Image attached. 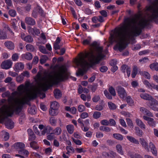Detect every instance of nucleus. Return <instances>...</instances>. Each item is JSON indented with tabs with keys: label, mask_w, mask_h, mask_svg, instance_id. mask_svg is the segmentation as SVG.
<instances>
[{
	"label": "nucleus",
	"mask_w": 158,
	"mask_h": 158,
	"mask_svg": "<svg viewBox=\"0 0 158 158\" xmlns=\"http://www.w3.org/2000/svg\"><path fill=\"white\" fill-rule=\"evenodd\" d=\"M53 130L52 128L49 126H45V127L41 131V134L44 135L46 133H49Z\"/></svg>",
	"instance_id": "17"
},
{
	"label": "nucleus",
	"mask_w": 158,
	"mask_h": 158,
	"mask_svg": "<svg viewBox=\"0 0 158 158\" xmlns=\"http://www.w3.org/2000/svg\"><path fill=\"white\" fill-rule=\"evenodd\" d=\"M88 114L87 112H83L80 115V117L82 119H85L88 116Z\"/></svg>",
	"instance_id": "54"
},
{
	"label": "nucleus",
	"mask_w": 158,
	"mask_h": 158,
	"mask_svg": "<svg viewBox=\"0 0 158 158\" xmlns=\"http://www.w3.org/2000/svg\"><path fill=\"white\" fill-rule=\"evenodd\" d=\"M26 48L27 50L28 51L32 52L34 50V48L32 45L28 44L26 46Z\"/></svg>",
	"instance_id": "35"
},
{
	"label": "nucleus",
	"mask_w": 158,
	"mask_h": 158,
	"mask_svg": "<svg viewBox=\"0 0 158 158\" xmlns=\"http://www.w3.org/2000/svg\"><path fill=\"white\" fill-rule=\"evenodd\" d=\"M91 41V38H90L84 40L82 43L84 45H89L91 47L95 50V53L91 50L90 52L86 53L85 55L82 54L78 59L76 58L74 60L77 66H80L83 70L89 65V63L85 60L86 58H88L91 64H94L98 63L104 57L102 53V47H99L97 42L94 41L90 44Z\"/></svg>",
	"instance_id": "3"
},
{
	"label": "nucleus",
	"mask_w": 158,
	"mask_h": 158,
	"mask_svg": "<svg viewBox=\"0 0 158 158\" xmlns=\"http://www.w3.org/2000/svg\"><path fill=\"white\" fill-rule=\"evenodd\" d=\"M148 124L150 126L152 127H155L156 125V122L154 121L153 118H151L148 122Z\"/></svg>",
	"instance_id": "41"
},
{
	"label": "nucleus",
	"mask_w": 158,
	"mask_h": 158,
	"mask_svg": "<svg viewBox=\"0 0 158 158\" xmlns=\"http://www.w3.org/2000/svg\"><path fill=\"white\" fill-rule=\"evenodd\" d=\"M18 89L21 95H22L24 93H26L27 91V89L26 87L23 85H19Z\"/></svg>",
	"instance_id": "19"
},
{
	"label": "nucleus",
	"mask_w": 158,
	"mask_h": 158,
	"mask_svg": "<svg viewBox=\"0 0 158 158\" xmlns=\"http://www.w3.org/2000/svg\"><path fill=\"white\" fill-rule=\"evenodd\" d=\"M14 147L16 150L19 151L24 149L25 148V145L22 142H17L14 144Z\"/></svg>",
	"instance_id": "12"
},
{
	"label": "nucleus",
	"mask_w": 158,
	"mask_h": 158,
	"mask_svg": "<svg viewBox=\"0 0 158 158\" xmlns=\"http://www.w3.org/2000/svg\"><path fill=\"white\" fill-rule=\"evenodd\" d=\"M9 13L10 15L13 17L15 16L16 14V11L14 10H9Z\"/></svg>",
	"instance_id": "53"
},
{
	"label": "nucleus",
	"mask_w": 158,
	"mask_h": 158,
	"mask_svg": "<svg viewBox=\"0 0 158 158\" xmlns=\"http://www.w3.org/2000/svg\"><path fill=\"white\" fill-rule=\"evenodd\" d=\"M18 153L21 155H23L26 157H27L29 155V152L27 150L24 149L19 150Z\"/></svg>",
	"instance_id": "30"
},
{
	"label": "nucleus",
	"mask_w": 158,
	"mask_h": 158,
	"mask_svg": "<svg viewBox=\"0 0 158 158\" xmlns=\"http://www.w3.org/2000/svg\"><path fill=\"white\" fill-rule=\"evenodd\" d=\"M108 91L110 94L114 96H115L116 94V92L114 88L112 86L109 87L108 89Z\"/></svg>",
	"instance_id": "40"
},
{
	"label": "nucleus",
	"mask_w": 158,
	"mask_h": 158,
	"mask_svg": "<svg viewBox=\"0 0 158 158\" xmlns=\"http://www.w3.org/2000/svg\"><path fill=\"white\" fill-rule=\"evenodd\" d=\"M28 32L33 35H38L40 34V30L35 27L29 28Z\"/></svg>",
	"instance_id": "15"
},
{
	"label": "nucleus",
	"mask_w": 158,
	"mask_h": 158,
	"mask_svg": "<svg viewBox=\"0 0 158 158\" xmlns=\"http://www.w3.org/2000/svg\"><path fill=\"white\" fill-rule=\"evenodd\" d=\"M54 93L55 98H59L61 96V94L60 90L56 89L54 91Z\"/></svg>",
	"instance_id": "28"
},
{
	"label": "nucleus",
	"mask_w": 158,
	"mask_h": 158,
	"mask_svg": "<svg viewBox=\"0 0 158 158\" xmlns=\"http://www.w3.org/2000/svg\"><path fill=\"white\" fill-rule=\"evenodd\" d=\"M25 21V23L29 25L33 26L35 25V20L31 17H26Z\"/></svg>",
	"instance_id": "14"
},
{
	"label": "nucleus",
	"mask_w": 158,
	"mask_h": 158,
	"mask_svg": "<svg viewBox=\"0 0 158 158\" xmlns=\"http://www.w3.org/2000/svg\"><path fill=\"white\" fill-rule=\"evenodd\" d=\"M5 46L8 49L12 50L14 48V44L11 41H7L4 44Z\"/></svg>",
	"instance_id": "20"
},
{
	"label": "nucleus",
	"mask_w": 158,
	"mask_h": 158,
	"mask_svg": "<svg viewBox=\"0 0 158 158\" xmlns=\"http://www.w3.org/2000/svg\"><path fill=\"white\" fill-rule=\"evenodd\" d=\"M12 62L10 60H6L3 62L1 64V67L4 69H7L11 67Z\"/></svg>",
	"instance_id": "7"
},
{
	"label": "nucleus",
	"mask_w": 158,
	"mask_h": 158,
	"mask_svg": "<svg viewBox=\"0 0 158 158\" xmlns=\"http://www.w3.org/2000/svg\"><path fill=\"white\" fill-rule=\"evenodd\" d=\"M127 139L131 142L136 144H139V141L134 137L131 136H127Z\"/></svg>",
	"instance_id": "24"
},
{
	"label": "nucleus",
	"mask_w": 158,
	"mask_h": 158,
	"mask_svg": "<svg viewBox=\"0 0 158 158\" xmlns=\"http://www.w3.org/2000/svg\"><path fill=\"white\" fill-rule=\"evenodd\" d=\"M135 130L136 133L138 136L139 137H141L142 136L143 131L142 130H140L138 127H135Z\"/></svg>",
	"instance_id": "43"
},
{
	"label": "nucleus",
	"mask_w": 158,
	"mask_h": 158,
	"mask_svg": "<svg viewBox=\"0 0 158 158\" xmlns=\"http://www.w3.org/2000/svg\"><path fill=\"white\" fill-rule=\"evenodd\" d=\"M19 57V54L17 53H15L13 54L11 58L13 61H17Z\"/></svg>",
	"instance_id": "48"
},
{
	"label": "nucleus",
	"mask_w": 158,
	"mask_h": 158,
	"mask_svg": "<svg viewBox=\"0 0 158 158\" xmlns=\"http://www.w3.org/2000/svg\"><path fill=\"white\" fill-rule=\"evenodd\" d=\"M135 122L137 125L141 129H146L145 125L141 120L138 118H136L135 120Z\"/></svg>",
	"instance_id": "21"
},
{
	"label": "nucleus",
	"mask_w": 158,
	"mask_h": 158,
	"mask_svg": "<svg viewBox=\"0 0 158 158\" xmlns=\"http://www.w3.org/2000/svg\"><path fill=\"white\" fill-rule=\"evenodd\" d=\"M137 73V68L136 67H134L132 72L131 76L132 78H135Z\"/></svg>",
	"instance_id": "47"
},
{
	"label": "nucleus",
	"mask_w": 158,
	"mask_h": 158,
	"mask_svg": "<svg viewBox=\"0 0 158 158\" xmlns=\"http://www.w3.org/2000/svg\"><path fill=\"white\" fill-rule=\"evenodd\" d=\"M67 68L64 65L61 66L55 73L54 77L43 78V81L39 85L38 87L34 90L25 95L21 98H14L10 96V93L7 91L2 94L3 98L9 97L8 105L4 104L6 100L2 99L0 100V106H2L0 108V119L3 121L8 117H11L15 113L19 114L21 111L23 105L27 103L28 99H33L36 97L37 94H41V91H46L53 85L57 84L59 82L67 78Z\"/></svg>",
	"instance_id": "1"
},
{
	"label": "nucleus",
	"mask_w": 158,
	"mask_h": 158,
	"mask_svg": "<svg viewBox=\"0 0 158 158\" xmlns=\"http://www.w3.org/2000/svg\"><path fill=\"white\" fill-rule=\"evenodd\" d=\"M158 105V102L156 100H152L151 102H150L148 104L149 107L154 111H158V108L156 106Z\"/></svg>",
	"instance_id": "8"
},
{
	"label": "nucleus",
	"mask_w": 158,
	"mask_h": 158,
	"mask_svg": "<svg viewBox=\"0 0 158 158\" xmlns=\"http://www.w3.org/2000/svg\"><path fill=\"white\" fill-rule=\"evenodd\" d=\"M55 136L53 135V133H51L49 135H48L47 136V139H48L51 140L54 139Z\"/></svg>",
	"instance_id": "62"
},
{
	"label": "nucleus",
	"mask_w": 158,
	"mask_h": 158,
	"mask_svg": "<svg viewBox=\"0 0 158 158\" xmlns=\"http://www.w3.org/2000/svg\"><path fill=\"white\" fill-rule=\"evenodd\" d=\"M23 77L21 74L19 76L17 77L16 81L18 82L22 83L23 80Z\"/></svg>",
	"instance_id": "51"
},
{
	"label": "nucleus",
	"mask_w": 158,
	"mask_h": 158,
	"mask_svg": "<svg viewBox=\"0 0 158 158\" xmlns=\"http://www.w3.org/2000/svg\"><path fill=\"white\" fill-rule=\"evenodd\" d=\"M126 120L127 122L128 126H130V127H133V126L132 121L129 118H127L126 119Z\"/></svg>",
	"instance_id": "59"
},
{
	"label": "nucleus",
	"mask_w": 158,
	"mask_h": 158,
	"mask_svg": "<svg viewBox=\"0 0 158 158\" xmlns=\"http://www.w3.org/2000/svg\"><path fill=\"white\" fill-rule=\"evenodd\" d=\"M25 12H28L30 11L31 9V5L30 4H27L24 7Z\"/></svg>",
	"instance_id": "49"
},
{
	"label": "nucleus",
	"mask_w": 158,
	"mask_h": 158,
	"mask_svg": "<svg viewBox=\"0 0 158 158\" xmlns=\"http://www.w3.org/2000/svg\"><path fill=\"white\" fill-rule=\"evenodd\" d=\"M117 90L118 96L121 98L123 99L126 96V92L122 86H118L117 88Z\"/></svg>",
	"instance_id": "6"
},
{
	"label": "nucleus",
	"mask_w": 158,
	"mask_h": 158,
	"mask_svg": "<svg viewBox=\"0 0 158 158\" xmlns=\"http://www.w3.org/2000/svg\"><path fill=\"white\" fill-rule=\"evenodd\" d=\"M116 148L118 152L121 155L123 154V152L122 150V146L119 144H117L116 146Z\"/></svg>",
	"instance_id": "38"
},
{
	"label": "nucleus",
	"mask_w": 158,
	"mask_h": 158,
	"mask_svg": "<svg viewBox=\"0 0 158 158\" xmlns=\"http://www.w3.org/2000/svg\"><path fill=\"white\" fill-rule=\"evenodd\" d=\"M85 106L82 105H80L78 107V110L80 112H82L85 110Z\"/></svg>",
	"instance_id": "50"
},
{
	"label": "nucleus",
	"mask_w": 158,
	"mask_h": 158,
	"mask_svg": "<svg viewBox=\"0 0 158 158\" xmlns=\"http://www.w3.org/2000/svg\"><path fill=\"white\" fill-rule=\"evenodd\" d=\"M48 57L46 55H44L42 56L40 60V62L41 64H43L46 62L48 60Z\"/></svg>",
	"instance_id": "39"
},
{
	"label": "nucleus",
	"mask_w": 158,
	"mask_h": 158,
	"mask_svg": "<svg viewBox=\"0 0 158 158\" xmlns=\"http://www.w3.org/2000/svg\"><path fill=\"white\" fill-rule=\"evenodd\" d=\"M61 129L60 127H56L53 130V134H54L56 135H60L61 133Z\"/></svg>",
	"instance_id": "33"
},
{
	"label": "nucleus",
	"mask_w": 158,
	"mask_h": 158,
	"mask_svg": "<svg viewBox=\"0 0 158 158\" xmlns=\"http://www.w3.org/2000/svg\"><path fill=\"white\" fill-rule=\"evenodd\" d=\"M149 67L152 70H155L158 71V63L154 62L151 64L149 65Z\"/></svg>",
	"instance_id": "25"
},
{
	"label": "nucleus",
	"mask_w": 158,
	"mask_h": 158,
	"mask_svg": "<svg viewBox=\"0 0 158 158\" xmlns=\"http://www.w3.org/2000/svg\"><path fill=\"white\" fill-rule=\"evenodd\" d=\"M7 39L6 33L4 29H0V40H4Z\"/></svg>",
	"instance_id": "22"
},
{
	"label": "nucleus",
	"mask_w": 158,
	"mask_h": 158,
	"mask_svg": "<svg viewBox=\"0 0 158 158\" xmlns=\"http://www.w3.org/2000/svg\"><path fill=\"white\" fill-rule=\"evenodd\" d=\"M142 74L143 76L147 79H150L151 78L150 74L147 72H143L142 73Z\"/></svg>",
	"instance_id": "52"
},
{
	"label": "nucleus",
	"mask_w": 158,
	"mask_h": 158,
	"mask_svg": "<svg viewBox=\"0 0 158 158\" xmlns=\"http://www.w3.org/2000/svg\"><path fill=\"white\" fill-rule=\"evenodd\" d=\"M36 143L34 141H32L30 143V145L31 148H32L34 149H37V147H36L35 146Z\"/></svg>",
	"instance_id": "61"
},
{
	"label": "nucleus",
	"mask_w": 158,
	"mask_h": 158,
	"mask_svg": "<svg viewBox=\"0 0 158 158\" xmlns=\"http://www.w3.org/2000/svg\"><path fill=\"white\" fill-rule=\"evenodd\" d=\"M128 67L127 65H123L121 67V70L123 73H125L127 69H128Z\"/></svg>",
	"instance_id": "60"
},
{
	"label": "nucleus",
	"mask_w": 158,
	"mask_h": 158,
	"mask_svg": "<svg viewBox=\"0 0 158 158\" xmlns=\"http://www.w3.org/2000/svg\"><path fill=\"white\" fill-rule=\"evenodd\" d=\"M43 13V11L41 8L38 6L35 8L32 12L31 16L33 17L36 18L37 17L38 14L42 15Z\"/></svg>",
	"instance_id": "5"
},
{
	"label": "nucleus",
	"mask_w": 158,
	"mask_h": 158,
	"mask_svg": "<svg viewBox=\"0 0 158 158\" xmlns=\"http://www.w3.org/2000/svg\"><path fill=\"white\" fill-rule=\"evenodd\" d=\"M100 99V97L99 95H95L92 98V100L94 102H97Z\"/></svg>",
	"instance_id": "57"
},
{
	"label": "nucleus",
	"mask_w": 158,
	"mask_h": 158,
	"mask_svg": "<svg viewBox=\"0 0 158 158\" xmlns=\"http://www.w3.org/2000/svg\"><path fill=\"white\" fill-rule=\"evenodd\" d=\"M22 57L28 60H31L32 58L31 54L29 52H27L25 54L22 55Z\"/></svg>",
	"instance_id": "27"
},
{
	"label": "nucleus",
	"mask_w": 158,
	"mask_h": 158,
	"mask_svg": "<svg viewBox=\"0 0 158 158\" xmlns=\"http://www.w3.org/2000/svg\"><path fill=\"white\" fill-rule=\"evenodd\" d=\"M108 104L109 108L111 110H115L117 108L116 106L111 102H109Z\"/></svg>",
	"instance_id": "45"
},
{
	"label": "nucleus",
	"mask_w": 158,
	"mask_h": 158,
	"mask_svg": "<svg viewBox=\"0 0 158 158\" xmlns=\"http://www.w3.org/2000/svg\"><path fill=\"white\" fill-rule=\"evenodd\" d=\"M57 109H54L53 108H51L49 110L50 114L52 116H54L58 114Z\"/></svg>",
	"instance_id": "42"
},
{
	"label": "nucleus",
	"mask_w": 158,
	"mask_h": 158,
	"mask_svg": "<svg viewBox=\"0 0 158 158\" xmlns=\"http://www.w3.org/2000/svg\"><path fill=\"white\" fill-rule=\"evenodd\" d=\"M24 68V64L22 63H17L15 64L14 69L15 71H18L22 70Z\"/></svg>",
	"instance_id": "16"
},
{
	"label": "nucleus",
	"mask_w": 158,
	"mask_h": 158,
	"mask_svg": "<svg viewBox=\"0 0 158 158\" xmlns=\"http://www.w3.org/2000/svg\"><path fill=\"white\" fill-rule=\"evenodd\" d=\"M140 111L143 114H146L148 116L153 117V114L147 109L143 107L140 108Z\"/></svg>",
	"instance_id": "13"
},
{
	"label": "nucleus",
	"mask_w": 158,
	"mask_h": 158,
	"mask_svg": "<svg viewBox=\"0 0 158 158\" xmlns=\"http://www.w3.org/2000/svg\"><path fill=\"white\" fill-rule=\"evenodd\" d=\"M128 154L131 158H143L141 155L138 154H134L130 152H128Z\"/></svg>",
	"instance_id": "26"
},
{
	"label": "nucleus",
	"mask_w": 158,
	"mask_h": 158,
	"mask_svg": "<svg viewBox=\"0 0 158 158\" xmlns=\"http://www.w3.org/2000/svg\"><path fill=\"white\" fill-rule=\"evenodd\" d=\"M140 15H135L131 18H127L124 20V23L121 27H119L111 34L110 37L111 44L117 43L114 49H118L121 52L126 47L125 43L130 40L131 37L139 35L142 29L148 24L146 19H141Z\"/></svg>",
	"instance_id": "2"
},
{
	"label": "nucleus",
	"mask_w": 158,
	"mask_h": 158,
	"mask_svg": "<svg viewBox=\"0 0 158 158\" xmlns=\"http://www.w3.org/2000/svg\"><path fill=\"white\" fill-rule=\"evenodd\" d=\"M39 49L40 51L43 53L47 54L48 53V52L47 51L45 47L43 46H40L39 47Z\"/></svg>",
	"instance_id": "46"
},
{
	"label": "nucleus",
	"mask_w": 158,
	"mask_h": 158,
	"mask_svg": "<svg viewBox=\"0 0 158 158\" xmlns=\"http://www.w3.org/2000/svg\"><path fill=\"white\" fill-rule=\"evenodd\" d=\"M59 107V104L56 101L52 102L51 104L50 107L51 108H53L54 109L58 110Z\"/></svg>",
	"instance_id": "32"
},
{
	"label": "nucleus",
	"mask_w": 158,
	"mask_h": 158,
	"mask_svg": "<svg viewBox=\"0 0 158 158\" xmlns=\"http://www.w3.org/2000/svg\"><path fill=\"white\" fill-rule=\"evenodd\" d=\"M101 115V112L99 111H96L94 113L93 116L94 119H97L100 117Z\"/></svg>",
	"instance_id": "44"
},
{
	"label": "nucleus",
	"mask_w": 158,
	"mask_h": 158,
	"mask_svg": "<svg viewBox=\"0 0 158 158\" xmlns=\"http://www.w3.org/2000/svg\"><path fill=\"white\" fill-rule=\"evenodd\" d=\"M57 120L53 117H51L49 119V121L51 125L53 126L56 125Z\"/></svg>",
	"instance_id": "34"
},
{
	"label": "nucleus",
	"mask_w": 158,
	"mask_h": 158,
	"mask_svg": "<svg viewBox=\"0 0 158 158\" xmlns=\"http://www.w3.org/2000/svg\"><path fill=\"white\" fill-rule=\"evenodd\" d=\"M21 74L23 77H30L29 73L27 71H24Z\"/></svg>",
	"instance_id": "63"
},
{
	"label": "nucleus",
	"mask_w": 158,
	"mask_h": 158,
	"mask_svg": "<svg viewBox=\"0 0 158 158\" xmlns=\"http://www.w3.org/2000/svg\"><path fill=\"white\" fill-rule=\"evenodd\" d=\"M140 96L143 99L149 101L148 103L150 102H151L152 100H156L153 99L151 95L146 93L141 94L140 95Z\"/></svg>",
	"instance_id": "9"
},
{
	"label": "nucleus",
	"mask_w": 158,
	"mask_h": 158,
	"mask_svg": "<svg viewBox=\"0 0 158 158\" xmlns=\"http://www.w3.org/2000/svg\"><path fill=\"white\" fill-rule=\"evenodd\" d=\"M95 7L97 9L100 8L101 7L100 2L98 1H96L94 2Z\"/></svg>",
	"instance_id": "64"
},
{
	"label": "nucleus",
	"mask_w": 158,
	"mask_h": 158,
	"mask_svg": "<svg viewBox=\"0 0 158 158\" xmlns=\"http://www.w3.org/2000/svg\"><path fill=\"white\" fill-rule=\"evenodd\" d=\"M74 126L73 125H69L67 126L66 128L69 133L70 134H72L74 131Z\"/></svg>",
	"instance_id": "31"
},
{
	"label": "nucleus",
	"mask_w": 158,
	"mask_h": 158,
	"mask_svg": "<svg viewBox=\"0 0 158 158\" xmlns=\"http://www.w3.org/2000/svg\"><path fill=\"white\" fill-rule=\"evenodd\" d=\"M73 140L74 142L77 145H80L82 144L81 141L78 139H76L74 138L73 139Z\"/></svg>",
	"instance_id": "58"
},
{
	"label": "nucleus",
	"mask_w": 158,
	"mask_h": 158,
	"mask_svg": "<svg viewBox=\"0 0 158 158\" xmlns=\"http://www.w3.org/2000/svg\"><path fill=\"white\" fill-rule=\"evenodd\" d=\"M149 147L152 154L155 156L157 155V151L154 144L152 142H150L149 143Z\"/></svg>",
	"instance_id": "18"
},
{
	"label": "nucleus",
	"mask_w": 158,
	"mask_h": 158,
	"mask_svg": "<svg viewBox=\"0 0 158 158\" xmlns=\"http://www.w3.org/2000/svg\"><path fill=\"white\" fill-rule=\"evenodd\" d=\"M126 100L127 103L130 106H132L134 105L133 100L130 96H128L127 97Z\"/></svg>",
	"instance_id": "36"
},
{
	"label": "nucleus",
	"mask_w": 158,
	"mask_h": 158,
	"mask_svg": "<svg viewBox=\"0 0 158 158\" xmlns=\"http://www.w3.org/2000/svg\"><path fill=\"white\" fill-rule=\"evenodd\" d=\"M14 123L10 119L7 121L5 123V125L7 128L11 129L14 127Z\"/></svg>",
	"instance_id": "23"
},
{
	"label": "nucleus",
	"mask_w": 158,
	"mask_h": 158,
	"mask_svg": "<svg viewBox=\"0 0 158 158\" xmlns=\"http://www.w3.org/2000/svg\"><path fill=\"white\" fill-rule=\"evenodd\" d=\"M113 137L115 139L119 140H122L123 139V136L119 134H114L113 135Z\"/></svg>",
	"instance_id": "29"
},
{
	"label": "nucleus",
	"mask_w": 158,
	"mask_h": 158,
	"mask_svg": "<svg viewBox=\"0 0 158 158\" xmlns=\"http://www.w3.org/2000/svg\"><path fill=\"white\" fill-rule=\"evenodd\" d=\"M24 40L28 43H31L33 41V39L31 36L27 35L25 36V38Z\"/></svg>",
	"instance_id": "37"
},
{
	"label": "nucleus",
	"mask_w": 158,
	"mask_h": 158,
	"mask_svg": "<svg viewBox=\"0 0 158 158\" xmlns=\"http://www.w3.org/2000/svg\"><path fill=\"white\" fill-rule=\"evenodd\" d=\"M27 131L28 134V140L30 141H34L35 139L36 136L32 130L28 129Z\"/></svg>",
	"instance_id": "10"
},
{
	"label": "nucleus",
	"mask_w": 158,
	"mask_h": 158,
	"mask_svg": "<svg viewBox=\"0 0 158 158\" xmlns=\"http://www.w3.org/2000/svg\"><path fill=\"white\" fill-rule=\"evenodd\" d=\"M147 10L150 12L151 15L150 18L152 19H155L156 23L158 24V0H155L152 4L148 7Z\"/></svg>",
	"instance_id": "4"
},
{
	"label": "nucleus",
	"mask_w": 158,
	"mask_h": 158,
	"mask_svg": "<svg viewBox=\"0 0 158 158\" xmlns=\"http://www.w3.org/2000/svg\"><path fill=\"white\" fill-rule=\"evenodd\" d=\"M103 16V17H106L107 16L108 14L107 12L105 10H102L99 12Z\"/></svg>",
	"instance_id": "55"
},
{
	"label": "nucleus",
	"mask_w": 158,
	"mask_h": 158,
	"mask_svg": "<svg viewBox=\"0 0 158 158\" xmlns=\"http://www.w3.org/2000/svg\"><path fill=\"white\" fill-rule=\"evenodd\" d=\"M139 142L142 147L144 148L147 152H149V149L148 147V144L143 138H140Z\"/></svg>",
	"instance_id": "11"
},
{
	"label": "nucleus",
	"mask_w": 158,
	"mask_h": 158,
	"mask_svg": "<svg viewBox=\"0 0 158 158\" xmlns=\"http://www.w3.org/2000/svg\"><path fill=\"white\" fill-rule=\"evenodd\" d=\"M101 124L103 125L108 126L109 124V122L107 120L104 119L101 121Z\"/></svg>",
	"instance_id": "56"
}]
</instances>
